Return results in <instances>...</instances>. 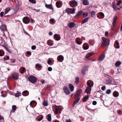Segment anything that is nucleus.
Instances as JSON below:
<instances>
[{
    "instance_id": "nucleus-1",
    "label": "nucleus",
    "mask_w": 122,
    "mask_h": 122,
    "mask_svg": "<svg viewBox=\"0 0 122 122\" xmlns=\"http://www.w3.org/2000/svg\"><path fill=\"white\" fill-rule=\"evenodd\" d=\"M102 42L101 46L103 47L106 46H109L110 44V40L104 37L102 38Z\"/></svg>"
},
{
    "instance_id": "nucleus-2",
    "label": "nucleus",
    "mask_w": 122,
    "mask_h": 122,
    "mask_svg": "<svg viewBox=\"0 0 122 122\" xmlns=\"http://www.w3.org/2000/svg\"><path fill=\"white\" fill-rule=\"evenodd\" d=\"M29 81L32 83H35L37 80L36 78L33 75H31L28 78Z\"/></svg>"
},
{
    "instance_id": "nucleus-3",
    "label": "nucleus",
    "mask_w": 122,
    "mask_h": 122,
    "mask_svg": "<svg viewBox=\"0 0 122 122\" xmlns=\"http://www.w3.org/2000/svg\"><path fill=\"white\" fill-rule=\"evenodd\" d=\"M75 9L74 8L73 9L68 8L66 9L65 10L66 12L68 13L71 14H74L75 13Z\"/></svg>"
},
{
    "instance_id": "nucleus-4",
    "label": "nucleus",
    "mask_w": 122,
    "mask_h": 122,
    "mask_svg": "<svg viewBox=\"0 0 122 122\" xmlns=\"http://www.w3.org/2000/svg\"><path fill=\"white\" fill-rule=\"evenodd\" d=\"M77 4V2L75 0L71 1L69 2V5L72 7L76 6Z\"/></svg>"
},
{
    "instance_id": "nucleus-5",
    "label": "nucleus",
    "mask_w": 122,
    "mask_h": 122,
    "mask_svg": "<svg viewBox=\"0 0 122 122\" xmlns=\"http://www.w3.org/2000/svg\"><path fill=\"white\" fill-rule=\"evenodd\" d=\"M88 67L87 66H85L83 67L81 70V72L83 75L85 74L86 72L88 71Z\"/></svg>"
},
{
    "instance_id": "nucleus-6",
    "label": "nucleus",
    "mask_w": 122,
    "mask_h": 122,
    "mask_svg": "<svg viewBox=\"0 0 122 122\" xmlns=\"http://www.w3.org/2000/svg\"><path fill=\"white\" fill-rule=\"evenodd\" d=\"M23 21L25 24H27L29 22L30 20L28 17H25L23 18Z\"/></svg>"
},
{
    "instance_id": "nucleus-7",
    "label": "nucleus",
    "mask_w": 122,
    "mask_h": 122,
    "mask_svg": "<svg viewBox=\"0 0 122 122\" xmlns=\"http://www.w3.org/2000/svg\"><path fill=\"white\" fill-rule=\"evenodd\" d=\"M64 92L67 95H69L70 94V92L68 87L66 86L64 87L63 89Z\"/></svg>"
},
{
    "instance_id": "nucleus-8",
    "label": "nucleus",
    "mask_w": 122,
    "mask_h": 122,
    "mask_svg": "<svg viewBox=\"0 0 122 122\" xmlns=\"http://www.w3.org/2000/svg\"><path fill=\"white\" fill-rule=\"evenodd\" d=\"M11 77L13 79L17 80L19 78L18 75L17 73H14L11 75Z\"/></svg>"
},
{
    "instance_id": "nucleus-9",
    "label": "nucleus",
    "mask_w": 122,
    "mask_h": 122,
    "mask_svg": "<svg viewBox=\"0 0 122 122\" xmlns=\"http://www.w3.org/2000/svg\"><path fill=\"white\" fill-rule=\"evenodd\" d=\"M57 59L58 61L59 62H62L64 59V57L61 55L58 56L57 58Z\"/></svg>"
},
{
    "instance_id": "nucleus-10",
    "label": "nucleus",
    "mask_w": 122,
    "mask_h": 122,
    "mask_svg": "<svg viewBox=\"0 0 122 122\" xmlns=\"http://www.w3.org/2000/svg\"><path fill=\"white\" fill-rule=\"evenodd\" d=\"M87 84L88 86V87H91L93 85V82L92 81H87Z\"/></svg>"
},
{
    "instance_id": "nucleus-11",
    "label": "nucleus",
    "mask_w": 122,
    "mask_h": 122,
    "mask_svg": "<svg viewBox=\"0 0 122 122\" xmlns=\"http://www.w3.org/2000/svg\"><path fill=\"white\" fill-rule=\"evenodd\" d=\"M0 29L3 31L7 30L6 26L4 25H2L0 26Z\"/></svg>"
},
{
    "instance_id": "nucleus-12",
    "label": "nucleus",
    "mask_w": 122,
    "mask_h": 122,
    "mask_svg": "<svg viewBox=\"0 0 122 122\" xmlns=\"http://www.w3.org/2000/svg\"><path fill=\"white\" fill-rule=\"evenodd\" d=\"M77 43L78 45H81L82 43V42L81 39L80 38H77L75 40Z\"/></svg>"
},
{
    "instance_id": "nucleus-13",
    "label": "nucleus",
    "mask_w": 122,
    "mask_h": 122,
    "mask_svg": "<svg viewBox=\"0 0 122 122\" xmlns=\"http://www.w3.org/2000/svg\"><path fill=\"white\" fill-rule=\"evenodd\" d=\"M75 24L73 22H70L68 25L69 27L70 28H73L75 25Z\"/></svg>"
},
{
    "instance_id": "nucleus-14",
    "label": "nucleus",
    "mask_w": 122,
    "mask_h": 122,
    "mask_svg": "<svg viewBox=\"0 0 122 122\" xmlns=\"http://www.w3.org/2000/svg\"><path fill=\"white\" fill-rule=\"evenodd\" d=\"M91 90V87H87L86 88L85 92L87 94H90Z\"/></svg>"
},
{
    "instance_id": "nucleus-15",
    "label": "nucleus",
    "mask_w": 122,
    "mask_h": 122,
    "mask_svg": "<svg viewBox=\"0 0 122 122\" xmlns=\"http://www.w3.org/2000/svg\"><path fill=\"white\" fill-rule=\"evenodd\" d=\"M29 94V92L27 90H25L23 91L22 93V94L24 96H26Z\"/></svg>"
},
{
    "instance_id": "nucleus-16",
    "label": "nucleus",
    "mask_w": 122,
    "mask_h": 122,
    "mask_svg": "<svg viewBox=\"0 0 122 122\" xmlns=\"http://www.w3.org/2000/svg\"><path fill=\"white\" fill-rule=\"evenodd\" d=\"M83 48L84 49L86 50L88 49L89 46L87 43H85L84 44L83 46Z\"/></svg>"
},
{
    "instance_id": "nucleus-17",
    "label": "nucleus",
    "mask_w": 122,
    "mask_h": 122,
    "mask_svg": "<svg viewBox=\"0 0 122 122\" xmlns=\"http://www.w3.org/2000/svg\"><path fill=\"white\" fill-rule=\"evenodd\" d=\"M113 95L114 97H117L119 96V93L118 92L115 91L113 92Z\"/></svg>"
},
{
    "instance_id": "nucleus-18",
    "label": "nucleus",
    "mask_w": 122,
    "mask_h": 122,
    "mask_svg": "<svg viewBox=\"0 0 122 122\" xmlns=\"http://www.w3.org/2000/svg\"><path fill=\"white\" fill-rule=\"evenodd\" d=\"M54 37L56 41L59 40L61 38L60 36L57 34H55L54 35Z\"/></svg>"
},
{
    "instance_id": "nucleus-19",
    "label": "nucleus",
    "mask_w": 122,
    "mask_h": 122,
    "mask_svg": "<svg viewBox=\"0 0 122 122\" xmlns=\"http://www.w3.org/2000/svg\"><path fill=\"white\" fill-rule=\"evenodd\" d=\"M47 9L50 10H53V8L52 6V5L51 4H47L45 5Z\"/></svg>"
},
{
    "instance_id": "nucleus-20",
    "label": "nucleus",
    "mask_w": 122,
    "mask_h": 122,
    "mask_svg": "<svg viewBox=\"0 0 122 122\" xmlns=\"http://www.w3.org/2000/svg\"><path fill=\"white\" fill-rule=\"evenodd\" d=\"M99 14L100 15V16H98L97 17L101 19H102L104 17V14L102 12H101L99 13Z\"/></svg>"
},
{
    "instance_id": "nucleus-21",
    "label": "nucleus",
    "mask_w": 122,
    "mask_h": 122,
    "mask_svg": "<svg viewBox=\"0 0 122 122\" xmlns=\"http://www.w3.org/2000/svg\"><path fill=\"white\" fill-rule=\"evenodd\" d=\"M56 5L57 7L58 8H60L62 6V4L61 3L57 1L56 2Z\"/></svg>"
},
{
    "instance_id": "nucleus-22",
    "label": "nucleus",
    "mask_w": 122,
    "mask_h": 122,
    "mask_svg": "<svg viewBox=\"0 0 122 122\" xmlns=\"http://www.w3.org/2000/svg\"><path fill=\"white\" fill-rule=\"evenodd\" d=\"M60 107L59 106H56L55 107V113L56 114H58V110L59 109Z\"/></svg>"
},
{
    "instance_id": "nucleus-23",
    "label": "nucleus",
    "mask_w": 122,
    "mask_h": 122,
    "mask_svg": "<svg viewBox=\"0 0 122 122\" xmlns=\"http://www.w3.org/2000/svg\"><path fill=\"white\" fill-rule=\"evenodd\" d=\"M80 100V98H78L76 99L74 102L72 104L73 107H74L75 106V104H77Z\"/></svg>"
},
{
    "instance_id": "nucleus-24",
    "label": "nucleus",
    "mask_w": 122,
    "mask_h": 122,
    "mask_svg": "<svg viewBox=\"0 0 122 122\" xmlns=\"http://www.w3.org/2000/svg\"><path fill=\"white\" fill-rule=\"evenodd\" d=\"M83 13V12L81 10L75 16V18L77 17H78L79 16H80L81 14H82Z\"/></svg>"
},
{
    "instance_id": "nucleus-25",
    "label": "nucleus",
    "mask_w": 122,
    "mask_h": 122,
    "mask_svg": "<svg viewBox=\"0 0 122 122\" xmlns=\"http://www.w3.org/2000/svg\"><path fill=\"white\" fill-rule=\"evenodd\" d=\"M105 55L104 54H103L101 55L99 57L98 60L100 61H102L104 58Z\"/></svg>"
},
{
    "instance_id": "nucleus-26",
    "label": "nucleus",
    "mask_w": 122,
    "mask_h": 122,
    "mask_svg": "<svg viewBox=\"0 0 122 122\" xmlns=\"http://www.w3.org/2000/svg\"><path fill=\"white\" fill-rule=\"evenodd\" d=\"M117 16H115L114 17V19H113V26H114L116 24V21L117 20Z\"/></svg>"
},
{
    "instance_id": "nucleus-27",
    "label": "nucleus",
    "mask_w": 122,
    "mask_h": 122,
    "mask_svg": "<svg viewBox=\"0 0 122 122\" xmlns=\"http://www.w3.org/2000/svg\"><path fill=\"white\" fill-rule=\"evenodd\" d=\"M89 19V17H87L85 19H84L82 21L81 23L82 24H84L87 22Z\"/></svg>"
},
{
    "instance_id": "nucleus-28",
    "label": "nucleus",
    "mask_w": 122,
    "mask_h": 122,
    "mask_svg": "<svg viewBox=\"0 0 122 122\" xmlns=\"http://www.w3.org/2000/svg\"><path fill=\"white\" fill-rule=\"evenodd\" d=\"M114 46L117 49L119 48V43L117 41H116L115 44H114Z\"/></svg>"
},
{
    "instance_id": "nucleus-29",
    "label": "nucleus",
    "mask_w": 122,
    "mask_h": 122,
    "mask_svg": "<svg viewBox=\"0 0 122 122\" xmlns=\"http://www.w3.org/2000/svg\"><path fill=\"white\" fill-rule=\"evenodd\" d=\"M83 4L85 5H89V2L87 0H84L83 1Z\"/></svg>"
},
{
    "instance_id": "nucleus-30",
    "label": "nucleus",
    "mask_w": 122,
    "mask_h": 122,
    "mask_svg": "<svg viewBox=\"0 0 122 122\" xmlns=\"http://www.w3.org/2000/svg\"><path fill=\"white\" fill-rule=\"evenodd\" d=\"M16 108L17 107L15 105L12 106V111L11 112H14L16 109Z\"/></svg>"
},
{
    "instance_id": "nucleus-31",
    "label": "nucleus",
    "mask_w": 122,
    "mask_h": 122,
    "mask_svg": "<svg viewBox=\"0 0 122 122\" xmlns=\"http://www.w3.org/2000/svg\"><path fill=\"white\" fill-rule=\"evenodd\" d=\"M89 98V97L88 96L85 97L83 99V101L84 102H85L87 101V100Z\"/></svg>"
},
{
    "instance_id": "nucleus-32",
    "label": "nucleus",
    "mask_w": 122,
    "mask_h": 122,
    "mask_svg": "<svg viewBox=\"0 0 122 122\" xmlns=\"http://www.w3.org/2000/svg\"><path fill=\"white\" fill-rule=\"evenodd\" d=\"M112 7L113 8V9L115 10H116L117 9V6L116 5V3L115 2L113 3L112 4Z\"/></svg>"
},
{
    "instance_id": "nucleus-33",
    "label": "nucleus",
    "mask_w": 122,
    "mask_h": 122,
    "mask_svg": "<svg viewBox=\"0 0 122 122\" xmlns=\"http://www.w3.org/2000/svg\"><path fill=\"white\" fill-rule=\"evenodd\" d=\"M10 8L9 7L6 8L5 10V14H7L10 10Z\"/></svg>"
},
{
    "instance_id": "nucleus-34",
    "label": "nucleus",
    "mask_w": 122,
    "mask_h": 122,
    "mask_svg": "<svg viewBox=\"0 0 122 122\" xmlns=\"http://www.w3.org/2000/svg\"><path fill=\"white\" fill-rule=\"evenodd\" d=\"M69 87L70 89L71 90V91H72L74 90V86L71 84H70L69 85Z\"/></svg>"
},
{
    "instance_id": "nucleus-35",
    "label": "nucleus",
    "mask_w": 122,
    "mask_h": 122,
    "mask_svg": "<svg viewBox=\"0 0 122 122\" xmlns=\"http://www.w3.org/2000/svg\"><path fill=\"white\" fill-rule=\"evenodd\" d=\"M25 68L23 67L21 68L20 70V72L21 74H23L24 72L25 71Z\"/></svg>"
},
{
    "instance_id": "nucleus-36",
    "label": "nucleus",
    "mask_w": 122,
    "mask_h": 122,
    "mask_svg": "<svg viewBox=\"0 0 122 122\" xmlns=\"http://www.w3.org/2000/svg\"><path fill=\"white\" fill-rule=\"evenodd\" d=\"M121 64V62L120 61H117L115 64V65L116 67H118Z\"/></svg>"
},
{
    "instance_id": "nucleus-37",
    "label": "nucleus",
    "mask_w": 122,
    "mask_h": 122,
    "mask_svg": "<svg viewBox=\"0 0 122 122\" xmlns=\"http://www.w3.org/2000/svg\"><path fill=\"white\" fill-rule=\"evenodd\" d=\"M21 95V94L20 92H19L18 93H17L15 94V96L16 97H18Z\"/></svg>"
},
{
    "instance_id": "nucleus-38",
    "label": "nucleus",
    "mask_w": 122,
    "mask_h": 122,
    "mask_svg": "<svg viewBox=\"0 0 122 122\" xmlns=\"http://www.w3.org/2000/svg\"><path fill=\"white\" fill-rule=\"evenodd\" d=\"M47 119L50 122L51 121V117L50 114H49L47 115Z\"/></svg>"
},
{
    "instance_id": "nucleus-39",
    "label": "nucleus",
    "mask_w": 122,
    "mask_h": 122,
    "mask_svg": "<svg viewBox=\"0 0 122 122\" xmlns=\"http://www.w3.org/2000/svg\"><path fill=\"white\" fill-rule=\"evenodd\" d=\"M91 17H94L96 13L95 12L93 11H92L91 12Z\"/></svg>"
},
{
    "instance_id": "nucleus-40",
    "label": "nucleus",
    "mask_w": 122,
    "mask_h": 122,
    "mask_svg": "<svg viewBox=\"0 0 122 122\" xmlns=\"http://www.w3.org/2000/svg\"><path fill=\"white\" fill-rule=\"evenodd\" d=\"M4 55V52L2 50H0V56H2Z\"/></svg>"
},
{
    "instance_id": "nucleus-41",
    "label": "nucleus",
    "mask_w": 122,
    "mask_h": 122,
    "mask_svg": "<svg viewBox=\"0 0 122 122\" xmlns=\"http://www.w3.org/2000/svg\"><path fill=\"white\" fill-rule=\"evenodd\" d=\"M93 53L91 52L87 54L86 56V58H88L90 56L92 55Z\"/></svg>"
},
{
    "instance_id": "nucleus-42",
    "label": "nucleus",
    "mask_w": 122,
    "mask_h": 122,
    "mask_svg": "<svg viewBox=\"0 0 122 122\" xmlns=\"http://www.w3.org/2000/svg\"><path fill=\"white\" fill-rule=\"evenodd\" d=\"M88 13L87 12L85 13V12H83L82 14V15L84 16H83V18L85 17L86 16H88Z\"/></svg>"
},
{
    "instance_id": "nucleus-43",
    "label": "nucleus",
    "mask_w": 122,
    "mask_h": 122,
    "mask_svg": "<svg viewBox=\"0 0 122 122\" xmlns=\"http://www.w3.org/2000/svg\"><path fill=\"white\" fill-rule=\"evenodd\" d=\"M43 104L44 106H47L48 104L47 102L44 101L43 102Z\"/></svg>"
},
{
    "instance_id": "nucleus-44",
    "label": "nucleus",
    "mask_w": 122,
    "mask_h": 122,
    "mask_svg": "<svg viewBox=\"0 0 122 122\" xmlns=\"http://www.w3.org/2000/svg\"><path fill=\"white\" fill-rule=\"evenodd\" d=\"M39 44L40 46L42 47L45 46V44L43 42H39Z\"/></svg>"
},
{
    "instance_id": "nucleus-45",
    "label": "nucleus",
    "mask_w": 122,
    "mask_h": 122,
    "mask_svg": "<svg viewBox=\"0 0 122 122\" xmlns=\"http://www.w3.org/2000/svg\"><path fill=\"white\" fill-rule=\"evenodd\" d=\"M29 1L31 3L35 4L36 3V1L35 0H29Z\"/></svg>"
},
{
    "instance_id": "nucleus-46",
    "label": "nucleus",
    "mask_w": 122,
    "mask_h": 122,
    "mask_svg": "<svg viewBox=\"0 0 122 122\" xmlns=\"http://www.w3.org/2000/svg\"><path fill=\"white\" fill-rule=\"evenodd\" d=\"M81 93V90H78L76 94H77L78 96H80Z\"/></svg>"
},
{
    "instance_id": "nucleus-47",
    "label": "nucleus",
    "mask_w": 122,
    "mask_h": 122,
    "mask_svg": "<svg viewBox=\"0 0 122 122\" xmlns=\"http://www.w3.org/2000/svg\"><path fill=\"white\" fill-rule=\"evenodd\" d=\"M107 84H112V81L110 79L107 80Z\"/></svg>"
},
{
    "instance_id": "nucleus-48",
    "label": "nucleus",
    "mask_w": 122,
    "mask_h": 122,
    "mask_svg": "<svg viewBox=\"0 0 122 122\" xmlns=\"http://www.w3.org/2000/svg\"><path fill=\"white\" fill-rule=\"evenodd\" d=\"M79 78L78 77H77L76 78L75 82L76 83H77L79 81Z\"/></svg>"
},
{
    "instance_id": "nucleus-49",
    "label": "nucleus",
    "mask_w": 122,
    "mask_h": 122,
    "mask_svg": "<svg viewBox=\"0 0 122 122\" xmlns=\"http://www.w3.org/2000/svg\"><path fill=\"white\" fill-rule=\"evenodd\" d=\"M50 40H48L47 41V43L50 46H52L53 45V43H51L50 42Z\"/></svg>"
},
{
    "instance_id": "nucleus-50",
    "label": "nucleus",
    "mask_w": 122,
    "mask_h": 122,
    "mask_svg": "<svg viewBox=\"0 0 122 122\" xmlns=\"http://www.w3.org/2000/svg\"><path fill=\"white\" fill-rule=\"evenodd\" d=\"M111 92V90L110 89H109L107 90L106 92V94H110Z\"/></svg>"
},
{
    "instance_id": "nucleus-51",
    "label": "nucleus",
    "mask_w": 122,
    "mask_h": 122,
    "mask_svg": "<svg viewBox=\"0 0 122 122\" xmlns=\"http://www.w3.org/2000/svg\"><path fill=\"white\" fill-rule=\"evenodd\" d=\"M36 67L40 68L41 67V65H40L39 63H37L36 65Z\"/></svg>"
},
{
    "instance_id": "nucleus-52",
    "label": "nucleus",
    "mask_w": 122,
    "mask_h": 122,
    "mask_svg": "<svg viewBox=\"0 0 122 122\" xmlns=\"http://www.w3.org/2000/svg\"><path fill=\"white\" fill-rule=\"evenodd\" d=\"M51 86V85H49L45 87L46 89H49L50 87Z\"/></svg>"
},
{
    "instance_id": "nucleus-53",
    "label": "nucleus",
    "mask_w": 122,
    "mask_h": 122,
    "mask_svg": "<svg viewBox=\"0 0 122 122\" xmlns=\"http://www.w3.org/2000/svg\"><path fill=\"white\" fill-rule=\"evenodd\" d=\"M92 41H90L89 43V45L91 46H93L95 43L94 42L93 43H92V42H91Z\"/></svg>"
},
{
    "instance_id": "nucleus-54",
    "label": "nucleus",
    "mask_w": 122,
    "mask_h": 122,
    "mask_svg": "<svg viewBox=\"0 0 122 122\" xmlns=\"http://www.w3.org/2000/svg\"><path fill=\"white\" fill-rule=\"evenodd\" d=\"M36 48V46L34 45L32 46L31 48L32 50H35Z\"/></svg>"
},
{
    "instance_id": "nucleus-55",
    "label": "nucleus",
    "mask_w": 122,
    "mask_h": 122,
    "mask_svg": "<svg viewBox=\"0 0 122 122\" xmlns=\"http://www.w3.org/2000/svg\"><path fill=\"white\" fill-rule=\"evenodd\" d=\"M9 57L8 56H7L6 58H5V57H4L3 58V59L5 60H9Z\"/></svg>"
},
{
    "instance_id": "nucleus-56",
    "label": "nucleus",
    "mask_w": 122,
    "mask_h": 122,
    "mask_svg": "<svg viewBox=\"0 0 122 122\" xmlns=\"http://www.w3.org/2000/svg\"><path fill=\"white\" fill-rule=\"evenodd\" d=\"M48 70L49 71H51L52 70V69L51 67H50L48 68Z\"/></svg>"
},
{
    "instance_id": "nucleus-57",
    "label": "nucleus",
    "mask_w": 122,
    "mask_h": 122,
    "mask_svg": "<svg viewBox=\"0 0 122 122\" xmlns=\"http://www.w3.org/2000/svg\"><path fill=\"white\" fill-rule=\"evenodd\" d=\"M105 88L106 87L105 86H103L101 87V90L102 91H104L105 90Z\"/></svg>"
},
{
    "instance_id": "nucleus-58",
    "label": "nucleus",
    "mask_w": 122,
    "mask_h": 122,
    "mask_svg": "<svg viewBox=\"0 0 122 122\" xmlns=\"http://www.w3.org/2000/svg\"><path fill=\"white\" fill-rule=\"evenodd\" d=\"M97 104V102L96 101H94L92 102V104L93 105H96Z\"/></svg>"
},
{
    "instance_id": "nucleus-59",
    "label": "nucleus",
    "mask_w": 122,
    "mask_h": 122,
    "mask_svg": "<svg viewBox=\"0 0 122 122\" xmlns=\"http://www.w3.org/2000/svg\"><path fill=\"white\" fill-rule=\"evenodd\" d=\"M4 13L3 12H1L0 13V16L2 17L3 16Z\"/></svg>"
},
{
    "instance_id": "nucleus-60",
    "label": "nucleus",
    "mask_w": 122,
    "mask_h": 122,
    "mask_svg": "<svg viewBox=\"0 0 122 122\" xmlns=\"http://www.w3.org/2000/svg\"><path fill=\"white\" fill-rule=\"evenodd\" d=\"M51 62V61L50 59H49L47 61V63L48 64H50Z\"/></svg>"
},
{
    "instance_id": "nucleus-61",
    "label": "nucleus",
    "mask_w": 122,
    "mask_h": 122,
    "mask_svg": "<svg viewBox=\"0 0 122 122\" xmlns=\"http://www.w3.org/2000/svg\"><path fill=\"white\" fill-rule=\"evenodd\" d=\"M43 117H42L41 118L38 119L37 121H41L43 119Z\"/></svg>"
},
{
    "instance_id": "nucleus-62",
    "label": "nucleus",
    "mask_w": 122,
    "mask_h": 122,
    "mask_svg": "<svg viewBox=\"0 0 122 122\" xmlns=\"http://www.w3.org/2000/svg\"><path fill=\"white\" fill-rule=\"evenodd\" d=\"M2 46L4 47L7 50L8 48L5 45H2Z\"/></svg>"
},
{
    "instance_id": "nucleus-63",
    "label": "nucleus",
    "mask_w": 122,
    "mask_h": 122,
    "mask_svg": "<svg viewBox=\"0 0 122 122\" xmlns=\"http://www.w3.org/2000/svg\"><path fill=\"white\" fill-rule=\"evenodd\" d=\"M122 3V1L121 0L119 1L117 4V5H119L120 4Z\"/></svg>"
},
{
    "instance_id": "nucleus-64",
    "label": "nucleus",
    "mask_w": 122,
    "mask_h": 122,
    "mask_svg": "<svg viewBox=\"0 0 122 122\" xmlns=\"http://www.w3.org/2000/svg\"><path fill=\"white\" fill-rule=\"evenodd\" d=\"M66 122H72V120L70 119L66 120Z\"/></svg>"
}]
</instances>
